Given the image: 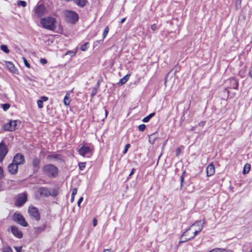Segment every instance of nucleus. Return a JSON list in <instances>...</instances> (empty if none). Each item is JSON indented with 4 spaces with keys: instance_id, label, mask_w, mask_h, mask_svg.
<instances>
[{
    "instance_id": "52",
    "label": "nucleus",
    "mask_w": 252,
    "mask_h": 252,
    "mask_svg": "<svg viewBox=\"0 0 252 252\" xmlns=\"http://www.w3.org/2000/svg\"><path fill=\"white\" fill-rule=\"evenodd\" d=\"M83 200V197H81L79 199V200H78V202H77V204H78V206L79 207H80V204H81V203L82 202Z\"/></svg>"
},
{
    "instance_id": "7",
    "label": "nucleus",
    "mask_w": 252,
    "mask_h": 252,
    "mask_svg": "<svg viewBox=\"0 0 252 252\" xmlns=\"http://www.w3.org/2000/svg\"><path fill=\"white\" fill-rule=\"evenodd\" d=\"M28 212L30 215L38 221L40 219V213L38 209L33 206H30L28 209Z\"/></svg>"
},
{
    "instance_id": "37",
    "label": "nucleus",
    "mask_w": 252,
    "mask_h": 252,
    "mask_svg": "<svg viewBox=\"0 0 252 252\" xmlns=\"http://www.w3.org/2000/svg\"><path fill=\"white\" fill-rule=\"evenodd\" d=\"M146 128V126L144 124L140 125L138 126V129L140 131H144Z\"/></svg>"
},
{
    "instance_id": "57",
    "label": "nucleus",
    "mask_w": 252,
    "mask_h": 252,
    "mask_svg": "<svg viewBox=\"0 0 252 252\" xmlns=\"http://www.w3.org/2000/svg\"><path fill=\"white\" fill-rule=\"evenodd\" d=\"M100 83V82L99 81H98L97 82L96 86L95 88H97V89H98V88H99V87Z\"/></svg>"
},
{
    "instance_id": "10",
    "label": "nucleus",
    "mask_w": 252,
    "mask_h": 252,
    "mask_svg": "<svg viewBox=\"0 0 252 252\" xmlns=\"http://www.w3.org/2000/svg\"><path fill=\"white\" fill-rule=\"evenodd\" d=\"M12 161L17 164L22 165L25 163V157L21 153L16 154L13 159Z\"/></svg>"
},
{
    "instance_id": "51",
    "label": "nucleus",
    "mask_w": 252,
    "mask_h": 252,
    "mask_svg": "<svg viewBox=\"0 0 252 252\" xmlns=\"http://www.w3.org/2000/svg\"><path fill=\"white\" fill-rule=\"evenodd\" d=\"M181 152V150L180 148H178L176 150V156H179Z\"/></svg>"
},
{
    "instance_id": "28",
    "label": "nucleus",
    "mask_w": 252,
    "mask_h": 252,
    "mask_svg": "<svg viewBox=\"0 0 252 252\" xmlns=\"http://www.w3.org/2000/svg\"><path fill=\"white\" fill-rule=\"evenodd\" d=\"M60 157H61L60 155L53 154L48 155L47 156V158L48 159L51 160L52 159H57V158L60 159Z\"/></svg>"
},
{
    "instance_id": "23",
    "label": "nucleus",
    "mask_w": 252,
    "mask_h": 252,
    "mask_svg": "<svg viewBox=\"0 0 252 252\" xmlns=\"http://www.w3.org/2000/svg\"><path fill=\"white\" fill-rule=\"evenodd\" d=\"M200 222V221H195L194 223H192L190 226L183 233V234L181 235V236L180 237V238L181 239H183V237L185 236H187V232L190 230L191 228L194 226H195L197 224H198V223Z\"/></svg>"
},
{
    "instance_id": "11",
    "label": "nucleus",
    "mask_w": 252,
    "mask_h": 252,
    "mask_svg": "<svg viewBox=\"0 0 252 252\" xmlns=\"http://www.w3.org/2000/svg\"><path fill=\"white\" fill-rule=\"evenodd\" d=\"M46 9L45 6L43 5H39L36 6L34 8V13L37 17H40L45 14Z\"/></svg>"
},
{
    "instance_id": "19",
    "label": "nucleus",
    "mask_w": 252,
    "mask_h": 252,
    "mask_svg": "<svg viewBox=\"0 0 252 252\" xmlns=\"http://www.w3.org/2000/svg\"><path fill=\"white\" fill-rule=\"evenodd\" d=\"M231 83L230 88L233 89H237L238 87V82L234 78H231L230 79Z\"/></svg>"
},
{
    "instance_id": "12",
    "label": "nucleus",
    "mask_w": 252,
    "mask_h": 252,
    "mask_svg": "<svg viewBox=\"0 0 252 252\" xmlns=\"http://www.w3.org/2000/svg\"><path fill=\"white\" fill-rule=\"evenodd\" d=\"M10 230L13 235L19 238H22L23 237V233L18 228L15 226H11Z\"/></svg>"
},
{
    "instance_id": "35",
    "label": "nucleus",
    "mask_w": 252,
    "mask_h": 252,
    "mask_svg": "<svg viewBox=\"0 0 252 252\" xmlns=\"http://www.w3.org/2000/svg\"><path fill=\"white\" fill-rule=\"evenodd\" d=\"M79 168L80 170H83L86 166V162H79L78 163Z\"/></svg>"
},
{
    "instance_id": "36",
    "label": "nucleus",
    "mask_w": 252,
    "mask_h": 252,
    "mask_svg": "<svg viewBox=\"0 0 252 252\" xmlns=\"http://www.w3.org/2000/svg\"><path fill=\"white\" fill-rule=\"evenodd\" d=\"M89 44V43L88 42H86L85 43H84V44H83L81 47V50L82 51H85L87 50V48H88V45Z\"/></svg>"
},
{
    "instance_id": "45",
    "label": "nucleus",
    "mask_w": 252,
    "mask_h": 252,
    "mask_svg": "<svg viewBox=\"0 0 252 252\" xmlns=\"http://www.w3.org/2000/svg\"><path fill=\"white\" fill-rule=\"evenodd\" d=\"M4 177L3 170L2 168L0 166V179L3 178Z\"/></svg>"
},
{
    "instance_id": "49",
    "label": "nucleus",
    "mask_w": 252,
    "mask_h": 252,
    "mask_svg": "<svg viewBox=\"0 0 252 252\" xmlns=\"http://www.w3.org/2000/svg\"><path fill=\"white\" fill-rule=\"evenodd\" d=\"M77 192V189L76 188H74L72 189L71 195L72 196H75Z\"/></svg>"
},
{
    "instance_id": "24",
    "label": "nucleus",
    "mask_w": 252,
    "mask_h": 252,
    "mask_svg": "<svg viewBox=\"0 0 252 252\" xmlns=\"http://www.w3.org/2000/svg\"><path fill=\"white\" fill-rule=\"evenodd\" d=\"M157 133H154L150 135L149 137V141L151 144H153L156 139L158 138Z\"/></svg>"
},
{
    "instance_id": "41",
    "label": "nucleus",
    "mask_w": 252,
    "mask_h": 252,
    "mask_svg": "<svg viewBox=\"0 0 252 252\" xmlns=\"http://www.w3.org/2000/svg\"><path fill=\"white\" fill-rule=\"evenodd\" d=\"M97 91V88H94L91 93V97H93L94 95L96 94Z\"/></svg>"
},
{
    "instance_id": "40",
    "label": "nucleus",
    "mask_w": 252,
    "mask_h": 252,
    "mask_svg": "<svg viewBox=\"0 0 252 252\" xmlns=\"http://www.w3.org/2000/svg\"><path fill=\"white\" fill-rule=\"evenodd\" d=\"M37 105H38V107L39 108H42L43 107V102L40 100H38L37 101Z\"/></svg>"
},
{
    "instance_id": "26",
    "label": "nucleus",
    "mask_w": 252,
    "mask_h": 252,
    "mask_svg": "<svg viewBox=\"0 0 252 252\" xmlns=\"http://www.w3.org/2000/svg\"><path fill=\"white\" fill-rule=\"evenodd\" d=\"M251 169V165L249 163H246L243 168V173L244 174L249 173Z\"/></svg>"
},
{
    "instance_id": "63",
    "label": "nucleus",
    "mask_w": 252,
    "mask_h": 252,
    "mask_svg": "<svg viewBox=\"0 0 252 252\" xmlns=\"http://www.w3.org/2000/svg\"><path fill=\"white\" fill-rule=\"evenodd\" d=\"M199 221H200V222L198 223V224H197V225H196V226H197V228H199V226H200V225H199V223H200V222H201V220H199Z\"/></svg>"
},
{
    "instance_id": "38",
    "label": "nucleus",
    "mask_w": 252,
    "mask_h": 252,
    "mask_svg": "<svg viewBox=\"0 0 252 252\" xmlns=\"http://www.w3.org/2000/svg\"><path fill=\"white\" fill-rule=\"evenodd\" d=\"M77 52V50L75 51H68L67 52H66V53H65V55H70L71 56H75V55L76 54Z\"/></svg>"
},
{
    "instance_id": "32",
    "label": "nucleus",
    "mask_w": 252,
    "mask_h": 252,
    "mask_svg": "<svg viewBox=\"0 0 252 252\" xmlns=\"http://www.w3.org/2000/svg\"><path fill=\"white\" fill-rule=\"evenodd\" d=\"M109 32V28L108 26L106 27L103 32V39H104L107 36Z\"/></svg>"
},
{
    "instance_id": "18",
    "label": "nucleus",
    "mask_w": 252,
    "mask_h": 252,
    "mask_svg": "<svg viewBox=\"0 0 252 252\" xmlns=\"http://www.w3.org/2000/svg\"><path fill=\"white\" fill-rule=\"evenodd\" d=\"M205 222V220H203L202 222L200 224V226H199V228H198V229L194 232L193 235L191 237L189 238V239H190V240L193 239L195 237L196 235H197L200 231H201L203 228L204 227Z\"/></svg>"
},
{
    "instance_id": "21",
    "label": "nucleus",
    "mask_w": 252,
    "mask_h": 252,
    "mask_svg": "<svg viewBox=\"0 0 252 252\" xmlns=\"http://www.w3.org/2000/svg\"><path fill=\"white\" fill-rule=\"evenodd\" d=\"M129 76V74H126L124 77L121 78L119 82H118V85L119 86H122L123 84H125L128 81Z\"/></svg>"
},
{
    "instance_id": "22",
    "label": "nucleus",
    "mask_w": 252,
    "mask_h": 252,
    "mask_svg": "<svg viewBox=\"0 0 252 252\" xmlns=\"http://www.w3.org/2000/svg\"><path fill=\"white\" fill-rule=\"evenodd\" d=\"M46 228V226L45 224H44L42 226H40L35 227V228H34V232L36 234H39V233H41V232L44 231L45 230Z\"/></svg>"
},
{
    "instance_id": "25",
    "label": "nucleus",
    "mask_w": 252,
    "mask_h": 252,
    "mask_svg": "<svg viewBox=\"0 0 252 252\" xmlns=\"http://www.w3.org/2000/svg\"><path fill=\"white\" fill-rule=\"evenodd\" d=\"M155 115V112L152 113L150 114L149 115H148L147 116L144 118L142 120V121L144 123H147L149 121L150 119L152 118L153 117H154Z\"/></svg>"
},
{
    "instance_id": "6",
    "label": "nucleus",
    "mask_w": 252,
    "mask_h": 252,
    "mask_svg": "<svg viewBox=\"0 0 252 252\" xmlns=\"http://www.w3.org/2000/svg\"><path fill=\"white\" fill-rule=\"evenodd\" d=\"M8 152V148L3 141L0 143V162H2Z\"/></svg>"
},
{
    "instance_id": "1",
    "label": "nucleus",
    "mask_w": 252,
    "mask_h": 252,
    "mask_svg": "<svg viewBox=\"0 0 252 252\" xmlns=\"http://www.w3.org/2000/svg\"><path fill=\"white\" fill-rule=\"evenodd\" d=\"M43 173L50 178H55L58 174V168L55 165L49 164L45 165L42 168Z\"/></svg>"
},
{
    "instance_id": "43",
    "label": "nucleus",
    "mask_w": 252,
    "mask_h": 252,
    "mask_svg": "<svg viewBox=\"0 0 252 252\" xmlns=\"http://www.w3.org/2000/svg\"><path fill=\"white\" fill-rule=\"evenodd\" d=\"M130 145L129 144H127L125 146V149L123 152L124 154H126L127 152V150L129 149V148L130 147Z\"/></svg>"
},
{
    "instance_id": "14",
    "label": "nucleus",
    "mask_w": 252,
    "mask_h": 252,
    "mask_svg": "<svg viewBox=\"0 0 252 252\" xmlns=\"http://www.w3.org/2000/svg\"><path fill=\"white\" fill-rule=\"evenodd\" d=\"M215 167L213 163L212 162L210 163L206 168L207 176L208 177L211 176L215 173Z\"/></svg>"
},
{
    "instance_id": "27",
    "label": "nucleus",
    "mask_w": 252,
    "mask_h": 252,
    "mask_svg": "<svg viewBox=\"0 0 252 252\" xmlns=\"http://www.w3.org/2000/svg\"><path fill=\"white\" fill-rule=\"evenodd\" d=\"M70 99L68 97V94H66L63 99V103L65 106H68L70 103Z\"/></svg>"
},
{
    "instance_id": "33",
    "label": "nucleus",
    "mask_w": 252,
    "mask_h": 252,
    "mask_svg": "<svg viewBox=\"0 0 252 252\" xmlns=\"http://www.w3.org/2000/svg\"><path fill=\"white\" fill-rule=\"evenodd\" d=\"M2 252H13V251L9 246H7L2 249Z\"/></svg>"
},
{
    "instance_id": "16",
    "label": "nucleus",
    "mask_w": 252,
    "mask_h": 252,
    "mask_svg": "<svg viewBox=\"0 0 252 252\" xmlns=\"http://www.w3.org/2000/svg\"><path fill=\"white\" fill-rule=\"evenodd\" d=\"M38 191L41 195L48 197L51 195L50 191L47 188L41 187Z\"/></svg>"
},
{
    "instance_id": "46",
    "label": "nucleus",
    "mask_w": 252,
    "mask_h": 252,
    "mask_svg": "<svg viewBox=\"0 0 252 252\" xmlns=\"http://www.w3.org/2000/svg\"><path fill=\"white\" fill-rule=\"evenodd\" d=\"M180 239L181 240L179 242V245L181 244V243H185V242H187L188 241L190 240V239H189V238H185V241H183L182 239L180 238Z\"/></svg>"
},
{
    "instance_id": "9",
    "label": "nucleus",
    "mask_w": 252,
    "mask_h": 252,
    "mask_svg": "<svg viewBox=\"0 0 252 252\" xmlns=\"http://www.w3.org/2000/svg\"><path fill=\"white\" fill-rule=\"evenodd\" d=\"M79 154L83 157H87L88 155L92 154L91 149L85 145H83L79 150H78Z\"/></svg>"
},
{
    "instance_id": "50",
    "label": "nucleus",
    "mask_w": 252,
    "mask_h": 252,
    "mask_svg": "<svg viewBox=\"0 0 252 252\" xmlns=\"http://www.w3.org/2000/svg\"><path fill=\"white\" fill-rule=\"evenodd\" d=\"M151 29H152V30H153V31H156V30L157 29V25H156L155 24H153V25L151 26Z\"/></svg>"
},
{
    "instance_id": "47",
    "label": "nucleus",
    "mask_w": 252,
    "mask_h": 252,
    "mask_svg": "<svg viewBox=\"0 0 252 252\" xmlns=\"http://www.w3.org/2000/svg\"><path fill=\"white\" fill-rule=\"evenodd\" d=\"M40 63L42 64H45L47 63V61L45 59L41 58L40 60Z\"/></svg>"
},
{
    "instance_id": "55",
    "label": "nucleus",
    "mask_w": 252,
    "mask_h": 252,
    "mask_svg": "<svg viewBox=\"0 0 252 252\" xmlns=\"http://www.w3.org/2000/svg\"><path fill=\"white\" fill-rule=\"evenodd\" d=\"M135 170H135V169L133 168V169L131 170V172H130V174H129V177L131 176H132V175L134 173V172H135Z\"/></svg>"
},
{
    "instance_id": "60",
    "label": "nucleus",
    "mask_w": 252,
    "mask_h": 252,
    "mask_svg": "<svg viewBox=\"0 0 252 252\" xmlns=\"http://www.w3.org/2000/svg\"><path fill=\"white\" fill-rule=\"evenodd\" d=\"M126 18H123L121 21V23L122 24L124 22H125V21H126Z\"/></svg>"
},
{
    "instance_id": "8",
    "label": "nucleus",
    "mask_w": 252,
    "mask_h": 252,
    "mask_svg": "<svg viewBox=\"0 0 252 252\" xmlns=\"http://www.w3.org/2000/svg\"><path fill=\"white\" fill-rule=\"evenodd\" d=\"M17 123V120H10L8 123L3 125V130L9 131L15 130L16 128Z\"/></svg>"
},
{
    "instance_id": "58",
    "label": "nucleus",
    "mask_w": 252,
    "mask_h": 252,
    "mask_svg": "<svg viewBox=\"0 0 252 252\" xmlns=\"http://www.w3.org/2000/svg\"><path fill=\"white\" fill-rule=\"evenodd\" d=\"M74 198H75V196H72L71 195V200H70L71 203H72L74 201Z\"/></svg>"
},
{
    "instance_id": "42",
    "label": "nucleus",
    "mask_w": 252,
    "mask_h": 252,
    "mask_svg": "<svg viewBox=\"0 0 252 252\" xmlns=\"http://www.w3.org/2000/svg\"><path fill=\"white\" fill-rule=\"evenodd\" d=\"M23 59L24 62V64L26 66H27L28 68L30 67V64L28 63V61L25 57H23Z\"/></svg>"
},
{
    "instance_id": "15",
    "label": "nucleus",
    "mask_w": 252,
    "mask_h": 252,
    "mask_svg": "<svg viewBox=\"0 0 252 252\" xmlns=\"http://www.w3.org/2000/svg\"><path fill=\"white\" fill-rule=\"evenodd\" d=\"M40 162V160L39 158H34L32 159V164L33 167V172H36L39 169V165Z\"/></svg>"
},
{
    "instance_id": "39",
    "label": "nucleus",
    "mask_w": 252,
    "mask_h": 252,
    "mask_svg": "<svg viewBox=\"0 0 252 252\" xmlns=\"http://www.w3.org/2000/svg\"><path fill=\"white\" fill-rule=\"evenodd\" d=\"M185 173V172H184L180 177V184H181V189L183 187V183L184 182V174Z\"/></svg>"
},
{
    "instance_id": "17",
    "label": "nucleus",
    "mask_w": 252,
    "mask_h": 252,
    "mask_svg": "<svg viewBox=\"0 0 252 252\" xmlns=\"http://www.w3.org/2000/svg\"><path fill=\"white\" fill-rule=\"evenodd\" d=\"M6 66L8 69L12 73H16L17 69L11 62H6Z\"/></svg>"
},
{
    "instance_id": "13",
    "label": "nucleus",
    "mask_w": 252,
    "mask_h": 252,
    "mask_svg": "<svg viewBox=\"0 0 252 252\" xmlns=\"http://www.w3.org/2000/svg\"><path fill=\"white\" fill-rule=\"evenodd\" d=\"M18 165L12 161L8 166V172L12 175H15L17 174L18 172Z\"/></svg>"
},
{
    "instance_id": "62",
    "label": "nucleus",
    "mask_w": 252,
    "mask_h": 252,
    "mask_svg": "<svg viewBox=\"0 0 252 252\" xmlns=\"http://www.w3.org/2000/svg\"><path fill=\"white\" fill-rule=\"evenodd\" d=\"M108 111L106 110H105V117H107V115H108Z\"/></svg>"
},
{
    "instance_id": "20",
    "label": "nucleus",
    "mask_w": 252,
    "mask_h": 252,
    "mask_svg": "<svg viewBox=\"0 0 252 252\" xmlns=\"http://www.w3.org/2000/svg\"><path fill=\"white\" fill-rule=\"evenodd\" d=\"M74 3L80 7H84L87 3V0H73Z\"/></svg>"
},
{
    "instance_id": "3",
    "label": "nucleus",
    "mask_w": 252,
    "mask_h": 252,
    "mask_svg": "<svg viewBox=\"0 0 252 252\" xmlns=\"http://www.w3.org/2000/svg\"><path fill=\"white\" fill-rule=\"evenodd\" d=\"M66 20L69 23L75 24L79 19L78 14L71 10H67L65 12Z\"/></svg>"
},
{
    "instance_id": "56",
    "label": "nucleus",
    "mask_w": 252,
    "mask_h": 252,
    "mask_svg": "<svg viewBox=\"0 0 252 252\" xmlns=\"http://www.w3.org/2000/svg\"><path fill=\"white\" fill-rule=\"evenodd\" d=\"M97 221L96 219L95 218L94 219V220H93V225L94 226H95L97 225Z\"/></svg>"
},
{
    "instance_id": "4",
    "label": "nucleus",
    "mask_w": 252,
    "mask_h": 252,
    "mask_svg": "<svg viewBox=\"0 0 252 252\" xmlns=\"http://www.w3.org/2000/svg\"><path fill=\"white\" fill-rule=\"evenodd\" d=\"M13 220L24 227L28 226V223L22 215L19 213H15L13 215Z\"/></svg>"
},
{
    "instance_id": "61",
    "label": "nucleus",
    "mask_w": 252,
    "mask_h": 252,
    "mask_svg": "<svg viewBox=\"0 0 252 252\" xmlns=\"http://www.w3.org/2000/svg\"><path fill=\"white\" fill-rule=\"evenodd\" d=\"M250 76L252 78V71H250L249 72Z\"/></svg>"
},
{
    "instance_id": "64",
    "label": "nucleus",
    "mask_w": 252,
    "mask_h": 252,
    "mask_svg": "<svg viewBox=\"0 0 252 252\" xmlns=\"http://www.w3.org/2000/svg\"><path fill=\"white\" fill-rule=\"evenodd\" d=\"M27 79L29 80H30V81H32V80L29 77H27Z\"/></svg>"
},
{
    "instance_id": "53",
    "label": "nucleus",
    "mask_w": 252,
    "mask_h": 252,
    "mask_svg": "<svg viewBox=\"0 0 252 252\" xmlns=\"http://www.w3.org/2000/svg\"><path fill=\"white\" fill-rule=\"evenodd\" d=\"M14 248L16 250L17 252H21V249H22L21 247H15Z\"/></svg>"
},
{
    "instance_id": "5",
    "label": "nucleus",
    "mask_w": 252,
    "mask_h": 252,
    "mask_svg": "<svg viewBox=\"0 0 252 252\" xmlns=\"http://www.w3.org/2000/svg\"><path fill=\"white\" fill-rule=\"evenodd\" d=\"M27 201V194L25 192L19 193L16 197L15 205L18 207L22 206Z\"/></svg>"
},
{
    "instance_id": "31",
    "label": "nucleus",
    "mask_w": 252,
    "mask_h": 252,
    "mask_svg": "<svg viewBox=\"0 0 252 252\" xmlns=\"http://www.w3.org/2000/svg\"><path fill=\"white\" fill-rule=\"evenodd\" d=\"M17 5L25 7L27 6V2L25 1L19 0L17 1Z\"/></svg>"
},
{
    "instance_id": "59",
    "label": "nucleus",
    "mask_w": 252,
    "mask_h": 252,
    "mask_svg": "<svg viewBox=\"0 0 252 252\" xmlns=\"http://www.w3.org/2000/svg\"><path fill=\"white\" fill-rule=\"evenodd\" d=\"M103 252H111L110 249H105L103 250Z\"/></svg>"
},
{
    "instance_id": "44",
    "label": "nucleus",
    "mask_w": 252,
    "mask_h": 252,
    "mask_svg": "<svg viewBox=\"0 0 252 252\" xmlns=\"http://www.w3.org/2000/svg\"><path fill=\"white\" fill-rule=\"evenodd\" d=\"M103 39L95 41L94 43V46H97L98 44H102L103 43Z\"/></svg>"
},
{
    "instance_id": "54",
    "label": "nucleus",
    "mask_w": 252,
    "mask_h": 252,
    "mask_svg": "<svg viewBox=\"0 0 252 252\" xmlns=\"http://www.w3.org/2000/svg\"><path fill=\"white\" fill-rule=\"evenodd\" d=\"M241 2H242V0H237L236 4V6H239V7H240Z\"/></svg>"
},
{
    "instance_id": "2",
    "label": "nucleus",
    "mask_w": 252,
    "mask_h": 252,
    "mask_svg": "<svg viewBox=\"0 0 252 252\" xmlns=\"http://www.w3.org/2000/svg\"><path fill=\"white\" fill-rule=\"evenodd\" d=\"M55 19L50 17L43 18L40 20V23L44 29L51 31L55 28Z\"/></svg>"
},
{
    "instance_id": "34",
    "label": "nucleus",
    "mask_w": 252,
    "mask_h": 252,
    "mask_svg": "<svg viewBox=\"0 0 252 252\" xmlns=\"http://www.w3.org/2000/svg\"><path fill=\"white\" fill-rule=\"evenodd\" d=\"M3 110L5 111H7L10 108V104L8 103H5L1 104Z\"/></svg>"
},
{
    "instance_id": "30",
    "label": "nucleus",
    "mask_w": 252,
    "mask_h": 252,
    "mask_svg": "<svg viewBox=\"0 0 252 252\" xmlns=\"http://www.w3.org/2000/svg\"><path fill=\"white\" fill-rule=\"evenodd\" d=\"M0 49L5 53H8L9 50L8 49L7 45H1L0 46Z\"/></svg>"
},
{
    "instance_id": "29",
    "label": "nucleus",
    "mask_w": 252,
    "mask_h": 252,
    "mask_svg": "<svg viewBox=\"0 0 252 252\" xmlns=\"http://www.w3.org/2000/svg\"><path fill=\"white\" fill-rule=\"evenodd\" d=\"M208 252H226V250L222 248H215Z\"/></svg>"
},
{
    "instance_id": "48",
    "label": "nucleus",
    "mask_w": 252,
    "mask_h": 252,
    "mask_svg": "<svg viewBox=\"0 0 252 252\" xmlns=\"http://www.w3.org/2000/svg\"><path fill=\"white\" fill-rule=\"evenodd\" d=\"M39 100H41L43 102L44 101H47L48 100V97L47 96H43L41 97Z\"/></svg>"
}]
</instances>
